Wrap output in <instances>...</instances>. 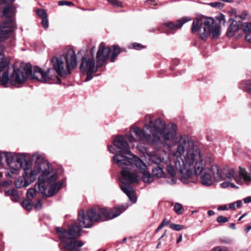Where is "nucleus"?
<instances>
[{"label": "nucleus", "instance_id": "obj_1", "mask_svg": "<svg viewBox=\"0 0 251 251\" xmlns=\"http://www.w3.org/2000/svg\"><path fill=\"white\" fill-rule=\"evenodd\" d=\"M170 152L174 157L180 158L183 156L181 162L175 163L182 183L187 184L189 182L193 169L197 175L201 173L203 164L200 150L194 140L187 135L180 136Z\"/></svg>", "mask_w": 251, "mask_h": 251}, {"label": "nucleus", "instance_id": "obj_49", "mask_svg": "<svg viewBox=\"0 0 251 251\" xmlns=\"http://www.w3.org/2000/svg\"><path fill=\"white\" fill-rule=\"evenodd\" d=\"M235 202L231 203L229 204V208L232 210H234L235 209Z\"/></svg>", "mask_w": 251, "mask_h": 251}, {"label": "nucleus", "instance_id": "obj_54", "mask_svg": "<svg viewBox=\"0 0 251 251\" xmlns=\"http://www.w3.org/2000/svg\"><path fill=\"white\" fill-rule=\"evenodd\" d=\"M182 236L181 235L179 238L177 239V243H179L182 241Z\"/></svg>", "mask_w": 251, "mask_h": 251}, {"label": "nucleus", "instance_id": "obj_61", "mask_svg": "<svg viewBox=\"0 0 251 251\" xmlns=\"http://www.w3.org/2000/svg\"><path fill=\"white\" fill-rule=\"evenodd\" d=\"M126 238H125L124 239H123V242H125L126 241Z\"/></svg>", "mask_w": 251, "mask_h": 251}, {"label": "nucleus", "instance_id": "obj_24", "mask_svg": "<svg viewBox=\"0 0 251 251\" xmlns=\"http://www.w3.org/2000/svg\"><path fill=\"white\" fill-rule=\"evenodd\" d=\"M174 211L178 215H180L183 213L184 209L182 205L179 203H176L174 206Z\"/></svg>", "mask_w": 251, "mask_h": 251}, {"label": "nucleus", "instance_id": "obj_37", "mask_svg": "<svg viewBox=\"0 0 251 251\" xmlns=\"http://www.w3.org/2000/svg\"><path fill=\"white\" fill-rule=\"evenodd\" d=\"M41 24H42V26L45 28H48V27H49V22H48V20L47 17V18H42V21Z\"/></svg>", "mask_w": 251, "mask_h": 251}, {"label": "nucleus", "instance_id": "obj_4", "mask_svg": "<svg viewBox=\"0 0 251 251\" xmlns=\"http://www.w3.org/2000/svg\"><path fill=\"white\" fill-rule=\"evenodd\" d=\"M52 68L44 72L41 68L35 67L34 77L40 82L57 83L59 80L57 75L63 76L70 73V71L77 66V62L75 52L72 50H68L65 55L59 57H53L51 60Z\"/></svg>", "mask_w": 251, "mask_h": 251}, {"label": "nucleus", "instance_id": "obj_58", "mask_svg": "<svg viewBox=\"0 0 251 251\" xmlns=\"http://www.w3.org/2000/svg\"><path fill=\"white\" fill-rule=\"evenodd\" d=\"M246 215V214H244L243 215H242L238 219V221H241L242 219L243 218V217H244V216Z\"/></svg>", "mask_w": 251, "mask_h": 251}, {"label": "nucleus", "instance_id": "obj_56", "mask_svg": "<svg viewBox=\"0 0 251 251\" xmlns=\"http://www.w3.org/2000/svg\"><path fill=\"white\" fill-rule=\"evenodd\" d=\"M251 229V226L248 227L246 229L245 231L247 233Z\"/></svg>", "mask_w": 251, "mask_h": 251}, {"label": "nucleus", "instance_id": "obj_43", "mask_svg": "<svg viewBox=\"0 0 251 251\" xmlns=\"http://www.w3.org/2000/svg\"><path fill=\"white\" fill-rule=\"evenodd\" d=\"M11 183H12V181L9 180V181H4V182H2L1 184H0V192L1 191V188L3 186H4L7 185H10Z\"/></svg>", "mask_w": 251, "mask_h": 251}, {"label": "nucleus", "instance_id": "obj_38", "mask_svg": "<svg viewBox=\"0 0 251 251\" xmlns=\"http://www.w3.org/2000/svg\"><path fill=\"white\" fill-rule=\"evenodd\" d=\"M132 48L136 50H140L143 48V46L137 43H134L132 45Z\"/></svg>", "mask_w": 251, "mask_h": 251}, {"label": "nucleus", "instance_id": "obj_46", "mask_svg": "<svg viewBox=\"0 0 251 251\" xmlns=\"http://www.w3.org/2000/svg\"><path fill=\"white\" fill-rule=\"evenodd\" d=\"M245 203H248L251 202V196L247 197L243 199Z\"/></svg>", "mask_w": 251, "mask_h": 251}, {"label": "nucleus", "instance_id": "obj_6", "mask_svg": "<svg viewBox=\"0 0 251 251\" xmlns=\"http://www.w3.org/2000/svg\"><path fill=\"white\" fill-rule=\"evenodd\" d=\"M3 50L4 48L0 46V84L1 85L7 87L8 83L12 85L23 83L29 76L37 80L33 74L35 67L32 69L30 65L22 64L19 68L10 67L9 59L5 56Z\"/></svg>", "mask_w": 251, "mask_h": 251}, {"label": "nucleus", "instance_id": "obj_62", "mask_svg": "<svg viewBox=\"0 0 251 251\" xmlns=\"http://www.w3.org/2000/svg\"><path fill=\"white\" fill-rule=\"evenodd\" d=\"M2 176V174L0 173V177Z\"/></svg>", "mask_w": 251, "mask_h": 251}, {"label": "nucleus", "instance_id": "obj_31", "mask_svg": "<svg viewBox=\"0 0 251 251\" xmlns=\"http://www.w3.org/2000/svg\"><path fill=\"white\" fill-rule=\"evenodd\" d=\"M209 5L213 7H216V8H220L223 7V6L224 5V4L222 2H219V1L211 2L209 4Z\"/></svg>", "mask_w": 251, "mask_h": 251}, {"label": "nucleus", "instance_id": "obj_18", "mask_svg": "<svg viewBox=\"0 0 251 251\" xmlns=\"http://www.w3.org/2000/svg\"><path fill=\"white\" fill-rule=\"evenodd\" d=\"M231 24L229 26L226 35L228 37L233 36L239 30V26L236 24H234V20L230 18L229 21Z\"/></svg>", "mask_w": 251, "mask_h": 251}, {"label": "nucleus", "instance_id": "obj_20", "mask_svg": "<svg viewBox=\"0 0 251 251\" xmlns=\"http://www.w3.org/2000/svg\"><path fill=\"white\" fill-rule=\"evenodd\" d=\"M244 31L246 33V41L251 42V23H246L243 25Z\"/></svg>", "mask_w": 251, "mask_h": 251}, {"label": "nucleus", "instance_id": "obj_36", "mask_svg": "<svg viewBox=\"0 0 251 251\" xmlns=\"http://www.w3.org/2000/svg\"><path fill=\"white\" fill-rule=\"evenodd\" d=\"M217 19L219 20L220 24H224L226 22L225 16L223 14H220L217 16Z\"/></svg>", "mask_w": 251, "mask_h": 251}, {"label": "nucleus", "instance_id": "obj_39", "mask_svg": "<svg viewBox=\"0 0 251 251\" xmlns=\"http://www.w3.org/2000/svg\"><path fill=\"white\" fill-rule=\"evenodd\" d=\"M34 207L37 210H39L42 208V203L41 202V201L39 200L37 201L34 205Z\"/></svg>", "mask_w": 251, "mask_h": 251}, {"label": "nucleus", "instance_id": "obj_23", "mask_svg": "<svg viewBox=\"0 0 251 251\" xmlns=\"http://www.w3.org/2000/svg\"><path fill=\"white\" fill-rule=\"evenodd\" d=\"M150 160L156 164H159L162 162H166L164 158L158 157L157 155H153L150 157Z\"/></svg>", "mask_w": 251, "mask_h": 251}, {"label": "nucleus", "instance_id": "obj_16", "mask_svg": "<svg viewBox=\"0 0 251 251\" xmlns=\"http://www.w3.org/2000/svg\"><path fill=\"white\" fill-rule=\"evenodd\" d=\"M176 158L177 159H179L180 160H169V162H165V163L167 164V172L171 176H175L176 175V170L178 171L176 167L175 163L181 162V159H183L182 157L180 158L176 157Z\"/></svg>", "mask_w": 251, "mask_h": 251}, {"label": "nucleus", "instance_id": "obj_32", "mask_svg": "<svg viewBox=\"0 0 251 251\" xmlns=\"http://www.w3.org/2000/svg\"><path fill=\"white\" fill-rule=\"evenodd\" d=\"M217 222L219 223H226L228 221V219L223 216H220L217 218Z\"/></svg>", "mask_w": 251, "mask_h": 251}, {"label": "nucleus", "instance_id": "obj_47", "mask_svg": "<svg viewBox=\"0 0 251 251\" xmlns=\"http://www.w3.org/2000/svg\"><path fill=\"white\" fill-rule=\"evenodd\" d=\"M221 186L223 188H226L227 187H228V182H224L221 184Z\"/></svg>", "mask_w": 251, "mask_h": 251}, {"label": "nucleus", "instance_id": "obj_33", "mask_svg": "<svg viewBox=\"0 0 251 251\" xmlns=\"http://www.w3.org/2000/svg\"><path fill=\"white\" fill-rule=\"evenodd\" d=\"M176 180H176V178L175 177V176H171L170 177H167V180H166L168 183L171 184V185L175 184L176 182Z\"/></svg>", "mask_w": 251, "mask_h": 251}, {"label": "nucleus", "instance_id": "obj_29", "mask_svg": "<svg viewBox=\"0 0 251 251\" xmlns=\"http://www.w3.org/2000/svg\"><path fill=\"white\" fill-rule=\"evenodd\" d=\"M107 1L113 6L121 7L122 6V3L118 0H107Z\"/></svg>", "mask_w": 251, "mask_h": 251}, {"label": "nucleus", "instance_id": "obj_2", "mask_svg": "<svg viewBox=\"0 0 251 251\" xmlns=\"http://www.w3.org/2000/svg\"><path fill=\"white\" fill-rule=\"evenodd\" d=\"M146 124L144 128L148 130L150 134L146 133L144 129L139 127H132L129 134L125 136H117L113 141H115L118 137H123L125 139V142L128 141L132 144L137 142V140L130 134L133 132L138 139L143 142H147L153 145H160L162 144V139L165 141H171L174 145L180 136L176 133L177 126L176 125L169 123L166 125L160 118L153 120L151 115L147 116L145 118ZM129 150L130 151L129 146Z\"/></svg>", "mask_w": 251, "mask_h": 251}, {"label": "nucleus", "instance_id": "obj_12", "mask_svg": "<svg viewBox=\"0 0 251 251\" xmlns=\"http://www.w3.org/2000/svg\"><path fill=\"white\" fill-rule=\"evenodd\" d=\"M97 66H95V60L90 58L87 55L84 56L81 60L80 69L82 73H87L85 81L90 80L92 78V74L97 71Z\"/></svg>", "mask_w": 251, "mask_h": 251}, {"label": "nucleus", "instance_id": "obj_9", "mask_svg": "<svg viewBox=\"0 0 251 251\" xmlns=\"http://www.w3.org/2000/svg\"><path fill=\"white\" fill-rule=\"evenodd\" d=\"M121 177L120 180L122 184L121 185V190L128 196L129 199L135 203L136 197L134 192L130 188L129 185L138 181V176L135 173L128 170H122L121 172Z\"/></svg>", "mask_w": 251, "mask_h": 251}, {"label": "nucleus", "instance_id": "obj_53", "mask_svg": "<svg viewBox=\"0 0 251 251\" xmlns=\"http://www.w3.org/2000/svg\"><path fill=\"white\" fill-rule=\"evenodd\" d=\"M229 227L232 228V229H235V225L234 223H231L229 225Z\"/></svg>", "mask_w": 251, "mask_h": 251}, {"label": "nucleus", "instance_id": "obj_17", "mask_svg": "<svg viewBox=\"0 0 251 251\" xmlns=\"http://www.w3.org/2000/svg\"><path fill=\"white\" fill-rule=\"evenodd\" d=\"M201 183L205 186H211L213 183V180L211 175L204 170L201 177Z\"/></svg>", "mask_w": 251, "mask_h": 251}, {"label": "nucleus", "instance_id": "obj_7", "mask_svg": "<svg viewBox=\"0 0 251 251\" xmlns=\"http://www.w3.org/2000/svg\"><path fill=\"white\" fill-rule=\"evenodd\" d=\"M39 176L38 183L36 184L34 188L29 189L26 193L28 199L33 198L38 193L41 194L42 197H50L54 195L61 188L63 182H55L57 175L51 172V168L49 165V169L41 171Z\"/></svg>", "mask_w": 251, "mask_h": 251}, {"label": "nucleus", "instance_id": "obj_52", "mask_svg": "<svg viewBox=\"0 0 251 251\" xmlns=\"http://www.w3.org/2000/svg\"><path fill=\"white\" fill-rule=\"evenodd\" d=\"M207 214L209 216H212L215 214V212L213 210H209L207 212Z\"/></svg>", "mask_w": 251, "mask_h": 251}, {"label": "nucleus", "instance_id": "obj_45", "mask_svg": "<svg viewBox=\"0 0 251 251\" xmlns=\"http://www.w3.org/2000/svg\"><path fill=\"white\" fill-rule=\"evenodd\" d=\"M6 153H11L12 154V155H15L16 154H13L12 153H11V152H4V153H3L2 154L0 152V163L1 162V161H2V156H4L5 157V158L6 159Z\"/></svg>", "mask_w": 251, "mask_h": 251}, {"label": "nucleus", "instance_id": "obj_10", "mask_svg": "<svg viewBox=\"0 0 251 251\" xmlns=\"http://www.w3.org/2000/svg\"><path fill=\"white\" fill-rule=\"evenodd\" d=\"M209 171L212 173L213 178L216 181L219 182L227 179L230 180L234 179L238 184L243 183V178L240 176H239L235 175L236 171L234 168L226 166L220 170L217 165H214L212 166Z\"/></svg>", "mask_w": 251, "mask_h": 251}, {"label": "nucleus", "instance_id": "obj_5", "mask_svg": "<svg viewBox=\"0 0 251 251\" xmlns=\"http://www.w3.org/2000/svg\"><path fill=\"white\" fill-rule=\"evenodd\" d=\"M114 145L118 150L117 153L113 157L114 162L122 168V170H129L130 172L137 174L131 170V167L135 166L138 171L142 173L143 180L145 183H151L153 181V175L146 171L147 165L139 157L132 154L129 147L125 142V138L118 137L114 141Z\"/></svg>", "mask_w": 251, "mask_h": 251}, {"label": "nucleus", "instance_id": "obj_30", "mask_svg": "<svg viewBox=\"0 0 251 251\" xmlns=\"http://www.w3.org/2000/svg\"><path fill=\"white\" fill-rule=\"evenodd\" d=\"M58 4L59 6H63V5H67V6H74V4L71 1H64V0H60L58 2Z\"/></svg>", "mask_w": 251, "mask_h": 251}, {"label": "nucleus", "instance_id": "obj_28", "mask_svg": "<svg viewBox=\"0 0 251 251\" xmlns=\"http://www.w3.org/2000/svg\"><path fill=\"white\" fill-rule=\"evenodd\" d=\"M37 15L40 17L42 19L44 18H47V15L46 13L45 10L43 9H38L37 10Z\"/></svg>", "mask_w": 251, "mask_h": 251}, {"label": "nucleus", "instance_id": "obj_35", "mask_svg": "<svg viewBox=\"0 0 251 251\" xmlns=\"http://www.w3.org/2000/svg\"><path fill=\"white\" fill-rule=\"evenodd\" d=\"M169 224V221L166 219H164L162 223L156 229V232H158L160 230H161L165 226Z\"/></svg>", "mask_w": 251, "mask_h": 251}, {"label": "nucleus", "instance_id": "obj_60", "mask_svg": "<svg viewBox=\"0 0 251 251\" xmlns=\"http://www.w3.org/2000/svg\"><path fill=\"white\" fill-rule=\"evenodd\" d=\"M160 244H161V241L159 240V241L157 244V248H158Z\"/></svg>", "mask_w": 251, "mask_h": 251}, {"label": "nucleus", "instance_id": "obj_21", "mask_svg": "<svg viewBox=\"0 0 251 251\" xmlns=\"http://www.w3.org/2000/svg\"><path fill=\"white\" fill-rule=\"evenodd\" d=\"M152 172L153 175L158 178L162 177L164 176V172L163 169L160 166L154 167L152 169Z\"/></svg>", "mask_w": 251, "mask_h": 251}, {"label": "nucleus", "instance_id": "obj_22", "mask_svg": "<svg viewBox=\"0 0 251 251\" xmlns=\"http://www.w3.org/2000/svg\"><path fill=\"white\" fill-rule=\"evenodd\" d=\"M240 88L245 91H251V81H243L240 84Z\"/></svg>", "mask_w": 251, "mask_h": 251}, {"label": "nucleus", "instance_id": "obj_14", "mask_svg": "<svg viewBox=\"0 0 251 251\" xmlns=\"http://www.w3.org/2000/svg\"><path fill=\"white\" fill-rule=\"evenodd\" d=\"M190 20V18L184 17L177 20L176 22H165L163 24V25L168 28V30L165 31L167 34L174 33L176 31L180 29L185 23Z\"/></svg>", "mask_w": 251, "mask_h": 251}, {"label": "nucleus", "instance_id": "obj_40", "mask_svg": "<svg viewBox=\"0 0 251 251\" xmlns=\"http://www.w3.org/2000/svg\"><path fill=\"white\" fill-rule=\"evenodd\" d=\"M16 192V190L12 189H10L9 190L5 191V193L6 195L11 196L14 194H15Z\"/></svg>", "mask_w": 251, "mask_h": 251}, {"label": "nucleus", "instance_id": "obj_63", "mask_svg": "<svg viewBox=\"0 0 251 251\" xmlns=\"http://www.w3.org/2000/svg\"><path fill=\"white\" fill-rule=\"evenodd\" d=\"M234 0H232V2Z\"/></svg>", "mask_w": 251, "mask_h": 251}, {"label": "nucleus", "instance_id": "obj_59", "mask_svg": "<svg viewBox=\"0 0 251 251\" xmlns=\"http://www.w3.org/2000/svg\"><path fill=\"white\" fill-rule=\"evenodd\" d=\"M95 47H93L91 49V52L93 53V52L95 51Z\"/></svg>", "mask_w": 251, "mask_h": 251}, {"label": "nucleus", "instance_id": "obj_48", "mask_svg": "<svg viewBox=\"0 0 251 251\" xmlns=\"http://www.w3.org/2000/svg\"><path fill=\"white\" fill-rule=\"evenodd\" d=\"M108 150L111 153L113 154L115 153L114 149L112 146H109L108 147Z\"/></svg>", "mask_w": 251, "mask_h": 251}, {"label": "nucleus", "instance_id": "obj_13", "mask_svg": "<svg viewBox=\"0 0 251 251\" xmlns=\"http://www.w3.org/2000/svg\"><path fill=\"white\" fill-rule=\"evenodd\" d=\"M16 28V25L13 20L0 24V41L7 39L9 34Z\"/></svg>", "mask_w": 251, "mask_h": 251}, {"label": "nucleus", "instance_id": "obj_27", "mask_svg": "<svg viewBox=\"0 0 251 251\" xmlns=\"http://www.w3.org/2000/svg\"><path fill=\"white\" fill-rule=\"evenodd\" d=\"M248 14L246 11H243L241 13H239L236 14L235 13V16L236 18H239L242 20H244L246 19L247 17Z\"/></svg>", "mask_w": 251, "mask_h": 251}, {"label": "nucleus", "instance_id": "obj_55", "mask_svg": "<svg viewBox=\"0 0 251 251\" xmlns=\"http://www.w3.org/2000/svg\"><path fill=\"white\" fill-rule=\"evenodd\" d=\"M222 1L225 2H228V3H231L232 2V0H220Z\"/></svg>", "mask_w": 251, "mask_h": 251}, {"label": "nucleus", "instance_id": "obj_42", "mask_svg": "<svg viewBox=\"0 0 251 251\" xmlns=\"http://www.w3.org/2000/svg\"><path fill=\"white\" fill-rule=\"evenodd\" d=\"M221 241L222 243L225 244H230L232 242V240L228 238L221 239Z\"/></svg>", "mask_w": 251, "mask_h": 251}, {"label": "nucleus", "instance_id": "obj_26", "mask_svg": "<svg viewBox=\"0 0 251 251\" xmlns=\"http://www.w3.org/2000/svg\"><path fill=\"white\" fill-rule=\"evenodd\" d=\"M183 226L181 225L175 224H171L170 225V227L176 231H180L183 229Z\"/></svg>", "mask_w": 251, "mask_h": 251}, {"label": "nucleus", "instance_id": "obj_51", "mask_svg": "<svg viewBox=\"0 0 251 251\" xmlns=\"http://www.w3.org/2000/svg\"><path fill=\"white\" fill-rule=\"evenodd\" d=\"M228 187H231V188H236V185L233 184V183H231V182H228Z\"/></svg>", "mask_w": 251, "mask_h": 251}, {"label": "nucleus", "instance_id": "obj_19", "mask_svg": "<svg viewBox=\"0 0 251 251\" xmlns=\"http://www.w3.org/2000/svg\"><path fill=\"white\" fill-rule=\"evenodd\" d=\"M238 173L239 176L242 177L245 181H251V168L250 170V173L249 174L245 169L240 167Z\"/></svg>", "mask_w": 251, "mask_h": 251}, {"label": "nucleus", "instance_id": "obj_34", "mask_svg": "<svg viewBox=\"0 0 251 251\" xmlns=\"http://www.w3.org/2000/svg\"><path fill=\"white\" fill-rule=\"evenodd\" d=\"M213 251H230L229 250L223 246H218L213 249Z\"/></svg>", "mask_w": 251, "mask_h": 251}, {"label": "nucleus", "instance_id": "obj_41", "mask_svg": "<svg viewBox=\"0 0 251 251\" xmlns=\"http://www.w3.org/2000/svg\"><path fill=\"white\" fill-rule=\"evenodd\" d=\"M19 196L17 195V191L13 195L11 196V199L13 201H17L19 200Z\"/></svg>", "mask_w": 251, "mask_h": 251}, {"label": "nucleus", "instance_id": "obj_11", "mask_svg": "<svg viewBox=\"0 0 251 251\" xmlns=\"http://www.w3.org/2000/svg\"><path fill=\"white\" fill-rule=\"evenodd\" d=\"M112 48L113 50H111L109 47H105L103 43H100L96 55L97 67H100L103 65L109 57H110L111 61H114L120 51L117 46L114 45Z\"/></svg>", "mask_w": 251, "mask_h": 251}, {"label": "nucleus", "instance_id": "obj_8", "mask_svg": "<svg viewBox=\"0 0 251 251\" xmlns=\"http://www.w3.org/2000/svg\"><path fill=\"white\" fill-rule=\"evenodd\" d=\"M219 24L214 23L213 18H196L193 22L192 32L194 33L198 30L200 37L205 39L211 34L213 38H218L220 34Z\"/></svg>", "mask_w": 251, "mask_h": 251}, {"label": "nucleus", "instance_id": "obj_25", "mask_svg": "<svg viewBox=\"0 0 251 251\" xmlns=\"http://www.w3.org/2000/svg\"><path fill=\"white\" fill-rule=\"evenodd\" d=\"M23 207L27 210H30L32 208V204L29 200H24L22 203Z\"/></svg>", "mask_w": 251, "mask_h": 251}, {"label": "nucleus", "instance_id": "obj_15", "mask_svg": "<svg viewBox=\"0 0 251 251\" xmlns=\"http://www.w3.org/2000/svg\"><path fill=\"white\" fill-rule=\"evenodd\" d=\"M15 0H0L2 4H7L6 7L2 11V16L6 18L11 17L15 13V7L12 4Z\"/></svg>", "mask_w": 251, "mask_h": 251}, {"label": "nucleus", "instance_id": "obj_57", "mask_svg": "<svg viewBox=\"0 0 251 251\" xmlns=\"http://www.w3.org/2000/svg\"><path fill=\"white\" fill-rule=\"evenodd\" d=\"M166 232L167 231L165 230L164 232V233L162 235V236L160 237V238H159V240H160L161 238H163L166 235Z\"/></svg>", "mask_w": 251, "mask_h": 251}, {"label": "nucleus", "instance_id": "obj_44", "mask_svg": "<svg viewBox=\"0 0 251 251\" xmlns=\"http://www.w3.org/2000/svg\"><path fill=\"white\" fill-rule=\"evenodd\" d=\"M228 209V208L226 205H222L218 208V210H227Z\"/></svg>", "mask_w": 251, "mask_h": 251}, {"label": "nucleus", "instance_id": "obj_50", "mask_svg": "<svg viewBox=\"0 0 251 251\" xmlns=\"http://www.w3.org/2000/svg\"><path fill=\"white\" fill-rule=\"evenodd\" d=\"M242 203V201H237L235 202V204H236V206H237V207H240L241 206Z\"/></svg>", "mask_w": 251, "mask_h": 251}, {"label": "nucleus", "instance_id": "obj_3", "mask_svg": "<svg viewBox=\"0 0 251 251\" xmlns=\"http://www.w3.org/2000/svg\"><path fill=\"white\" fill-rule=\"evenodd\" d=\"M6 157L11 174H18L19 170L22 169L24 170L23 176L20 177L15 182L17 188L27 187L36 180V176L41 171H45L49 168V163L45 159V155L37 152L32 154V159L34 161L33 164L26 160L23 154L6 153Z\"/></svg>", "mask_w": 251, "mask_h": 251}]
</instances>
